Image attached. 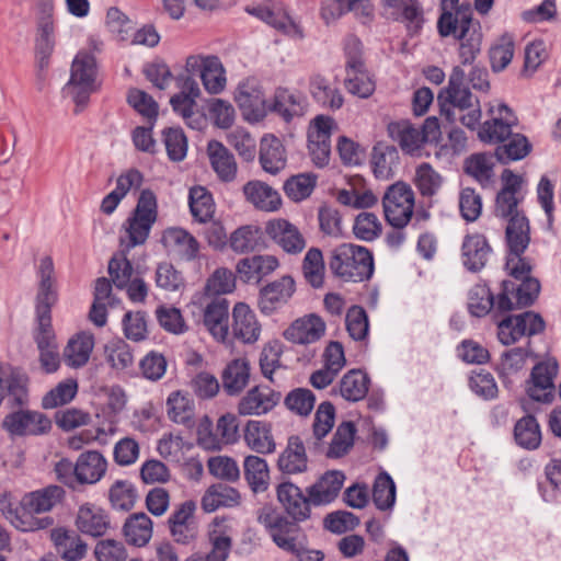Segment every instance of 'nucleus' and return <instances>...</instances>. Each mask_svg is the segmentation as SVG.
<instances>
[{"label": "nucleus", "mask_w": 561, "mask_h": 561, "mask_svg": "<svg viewBox=\"0 0 561 561\" xmlns=\"http://www.w3.org/2000/svg\"><path fill=\"white\" fill-rule=\"evenodd\" d=\"M440 114L450 123L459 121L474 130L480 124L482 111L480 101L466 84L465 70L455 66L449 75L448 84L437 96Z\"/></svg>", "instance_id": "1"}, {"label": "nucleus", "mask_w": 561, "mask_h": 561, "mask_svg": "<svg viewBox=\"0 0 561 561\" xmlns=\"http://www.w3.org/2000/svg\"><path fill=\"white\" fill-rule=\"evenodd\" d=\"M437 30L442 37L454 36L460 41L461 64H472L481 51L483 39L481 24L473 20L469 5H459L455 13H442L437 21Z\"/></svg>", "instance_id": "2"}, {"label": "nucleus", "mask_w": 561, "mask_h": 561, "mask_svg": "<svg viewBox=\"0 0 561 561\" xmlns=\"http://www.w3.org/2000/svg\"><path fill=\"white\" fill-rule=\"evenodd\" d=\"M329 267L344 282L360 283L371 278L374 256L365 247L343 243L331 252Z\"/></svg>", "instance_id": "3"}, {"label": "nucleus", "mask_w": 561, "mask_h": 561, "mask_svg": "<svg viewBox=\"0 0 561 561\" xmlns=\"http://www.w3.org/2000/svg\"><path fill=\"white\" fill-rule=\"evenodd\" d=\"M517 195L510 191H500L496 195L494 213L496 217L508 220L505 229L507 247L522 252L530 242V228L527 217L518 209L523 197Z\"/></svg>", "instance_id": "4"}, {"label": "nucleus", "mask_w": 561, "mask_h": 561, "mask_svg": "<svg viewBox=\"0 0 561 561\" xmlns=\"http://www.w3.org/2000/svg\"><path fill=\"white\" fill-rule=\"evenodd\" d=\"M96 72L94 56L85 51H79L71 65L70 79L64 88V91L76 103V112L85 106L91 93L98 90Z\"/></svg>", "instance_id": "5"}, {"label": "nucleus", "mask_w": 561, "mask_h": 561, "mask_svg": "<svg viewBox=\"0 0 561 561\" xmlns=\"http://www.w3.org/2000/svg\"><path fill=\"white\" fill-rule=\"evenodd\" d=\"M157 218V197L152 191L142 190L135 209L123 226L128 238L126 245L128 250L141 245L147 241Z\"/></svg>", "instance_id": "6"}, {"label": "nucleus", "mask_w": 561, "mask_h": 561, "mask_svg": "<svg viewBox=\"0 0 561 561\" xmlns=\"http://www.w3.org/2000/svg\"><path fill=\"white\" fill-rule=\"evenodd\" d=\"M415 194L408 183L398 181L387 187L382 196L386 221L397 229L408 226L414 215Z\"/></svg>", "instance_id": "7"}, {"label": "nucleus", "mask_w": 561, "mask_h": 561, "mask_svg": "<svg viewBox=\"0 0 561 561\" xmlns=\"http://www.w3.org/2000/svg\"><path fill=\"white\" fill-rule=\"evenodd\" d=\"M540 288V283L535 277L518 282L503 280L502 289L496 296V312L506 313L530 307L538 298Z\"/></svg>", "instance_id": "8"}, {"label": "nucleus", "mask_w": 561, "mask_h": 561, "mask_svg": "<svg viewBox=\"0 0 561 561\" xmlns=\"http://www.w3.org/2000/svg\"><path fill=\"white\" fill-rule=\"evenodd\" d=\"M545 329L546 322L539 313L524 311L502 319L497 324V336L502 344L511 345L524 336L540 334Z\"/></svg>", "instance_id": "9"}, {"label": "nucleus", "mask_w": 561, "mask_h": 561, "mask_svg": "<svg viewBox=\"0 0 561 561\" xmlns=\"http://www.w3.org/2000/svg\"><path fill=\"white\" fill-rule=\"evenodd\" d=\"M257 520L265 527L277 547L288 552L296 551L295 535L299 530V522L294 520L288 517L287 514L284 515L270 506L263 507L260 511Z\"/></svg>", "instance_id": "10"}, {"label": "nucleus", "mask_w": 561, "mask_h": 561, "mask_svg": "<svg viewBox=\"0 0 561 561\" xmlns=\"http://www.w3.org/2000/svg\"><path fill=\"white\" fill-rule=\"evenodd\" d=\"M488 114L490 118L479 124L478 137L485 144L500 145L511 136L512 128L517 125V117L505 104H489Z\"/></svg>", "instance_id": "11"}, {"label": "nucleus", "mask_w": 561, "mask_h": 561, "mask_svg": "<svg viewBox=\"0 0 561 561\" xmlns=\"http://www.w3.org/2000/svg\"><path fill=\"white\" fill-rule=\"evenodd\" d=\"M4 416L2 427L12 436H42L51 430L50 419L42 412L21 409Z\"/></svg>", "instance_id": "12"}, {"label": "nucleus", "mask_w": 561, "mask_h": 561, "mask_svg": "<svg viewBox=\"0 0 561 561\" xmlns=\"http://www.w3.org/2000/svg\"><path fill=\"white\" fill-rule=\"evenodd\" d=\"M185 70L192 76L199 73L205 90L210 94H218L226 87V70L219 57L215 55L188 56Z\"/></svg>", "instance_id": "13"}, {"label": "nucleus", "mask_w": 561, "mask_h": 561, "mask_svg": "<svg viewBox=\"0 0 561 561\" xmlns=\"http://www.w3.org/2000/svg\"><path fill=\"white\" fill-rule=\"evenodd\" d=\"M336 128L335 121L327 115H317L308 131V149L312 162L323 168L329 163L331 153V135Z\"/></svg>", "instance_id": "14"}, {"label": "nucleus", "mask_w": 561, "mask_h": 561, "mask_svg": "<svg viewBox=\"0 0 561 561\" xmlns=\"http://www.w3.org/2000/svg\"><path fill=\"white\" fill-rule=\"evenodd\" d=\"M276 497L288 517L299 523L311 518L310 495L290 481H284L276 486Z\"/></svg>", "instance_id": "15"}, {"label": "nucleus", "mask_w": 561, "mask_h": 561, "mask_svg": "<svg viewBox=\"0 0 561 561\" xmlns=\"http://www.w3.org/2000/svg\"><path fill=\"white\" fill-rule=\"evenodd\" d=\"M558 374L557 360L538 363L530 373L527 393L534 401L550 403L554 398V378Z\"/></svg>", "instance_id": "16"}, {"label": "nucleus", "mask_w": 561, "mask_h": 561, "mask_svg": "<svg viewBox=\"0 0 561 561\" xmlns=\"http://www.w3.org/2000/svg\"><path fill=\"white\" fill-rule=\"evenodd\" d=\"M282 399V393L268 386H254L240 399L237 405L239 415H264L271 412Z\"/></svg>", "instance_id": "17"}, {"label": "nucleus", "mask_w": 561, "mask_h": 561, "mask_svg": "<svg viewBox=\"0 0 561 561\" xmlns=\"http://www.w3.org/2000/svg\"><path fill=\"white\" fill-rule=\"evenodd\" d=\"M295 280L291 276H283L260 289L259 308L264 314H272L284 307L295 293Z\"/></svg>", "instance_id": "18"}, {"label": "nucleus", "mask_w": 561, "mask_h": 561, "mask_svg": "<svg viewBox=\"0 0 561 561\" xmlns=\"http://www.w3.org/2000/svg\"><path fill=\"white\" fill-rule=\"evenodd\" d=\"M0 512L3 516L21 531H36L49 528L54 525L50 516L36 517L25 513L22 505L12 502L11 496L0 495Z\"/></svg>", "instance_id": "19"}, {"label": "nucleus", "mask_w": 561, "mask_h": 561, "mask_svg": "<svg viewBox=\"0 0 561 561\" xmlns=\"http://www.w3.org/2000/svg\"><path fill=\"white\" fill-rule=\"evenodd\" d=\"M265 232L288 254H298L306 248V240L299 229L286 219L270 220Z\"/></svg>", "instance_id": "20"}, {"label": "nucleus", "mask_w": 561, "mask_h": 561, "mask_svg": "<svg viewBox=\"0 0 561 561\" xmlns=\"http://www.w3.org/2000/svg\"><path fill=\"white\" fill-rule=\"evenodd\" d=\"M203 322L213 337L225 342L229 335V301L225 297H213L206 301Z\"/></svg>", "instance_id": "21"}, {"label": "nucleus", "mask_w": 561, "mask_h": 561, "mask_svg": "<svg viewBox=\"0 0 561 561\" xmlns=\"http://www.w3.org/2000/svg\"><path fill=\"white\" fill-rule=\"evenodd\" d=\"M325 332L324 321L310 313L296 319L285 331L284 337L295 344H311L319 341Z\"/></svg>", "instance_id": "22"}, {"label": "nucleus", "mask_w": 561, "mask_h": 561, "mask_svg": "<svg viewBox=\"0 0 561 561\" xmlns=\"http://www.w3.org/2000/svg\"><path fill=\"white\" fill-rule=\"evenodd\" d=\"M231 333L234 339L252 344L261 334V324L251 308L244 302H238L232 309Z\"/></svg>", "instance_id": "23"}, {"label": "nucleus", "mask_w": 561, "mask_h": 561, "mask_svg": "<svg viewBox=\"0 0 561 561\" xmlns=\"http://www.w3.org/2000/svg\"><path fill=\"white\" fill-rule=\"evenodd\" d=\"M492 248L481 233L467 234L461 245L463 266L470 272L481 271L488 263Z\"/></svg>", "instance_id": "24"}, {"label": "nucleus", "mask_w": 561, "mask_h": 561, "mask_svg": "<svg viewBox=\"0 0 561 561\" xmlns=\"http://www.w3.org/2000/svg\"><path fill=\"white\" fill-rule=\"evenodd\" d=\"M38 289L35 298V310H51L58 300L55 282V268L50 256H44L38 266Z\"/></svg>", "instance_id": "25"}, {"label": "nucleus", "mask_w": 561, "mask_h": 561, "mask_svg": "<svg viewBox=\"0 0 561 561\" xmlns=\"http://www.w3.org/2000/svg\"><path fill=\"white\" fill-rule=\"evenodd\" d=\"M76 526L78 530L91 537H102L111 527L107 513L93 504H83L79 507Z\"/></svg>", "instance_id": "26"}, {"label": "nucleus", "mask_w": 561, "mask_h": 561, "mask_svg": "<svg viewBox=\"0 0 561 561\" xmlns=\"http://www.w3.org/2000/svg\"><path fill=\"white\" fill-rule=\"evenodd\" d=\"M385 8L391 9L396 21L405 24L411 35L417 34L424 23L423 9L417 0H381Z\"/></svg>", "instance_id": "27"}, {"label": "nucleus", "mask_w": 561, "mask_h": 561, "mask_svg": "<svg viewBox=\"0 0 561 561\" xmlns=\"http://www.w3.org/2000/svg\"><path fill=\"white\" fill-rule=\"evenodd\" d=\"M65 491L58 485H48L46 488L24 494L20 505L25 513L35 516L51 511L64 499Z\"/></svg>", "instance_id": "28"}, {"label": "nucleus", "mask_w": 561, "mask_h": 561, "mask_svg": "<svg viewBox=\"0 0 561 561\" xmlns=\"http://www.w3.org/2000/svg\"><path fill=\"white\" fill-rule=\"evenodd\" d=\"M234 100L249 121L259 122L267 114L268 102L263 92L249 83L238 85Z\"/></svg>", "instance_id": "29"}, {"label": "nucleus", "mask_w": 561, "mask_h": 561, "mask_svg": "<svg viewBox=\"0 0 561 561\" xmlns=\"http://www.w3.org/2000/svg\"><path fill=\"white\" fill-rule=\"evenodd\" d=\"M344 474L341 471H328L316 483L307 488V494L313 507L324 506L332 503L339 495Z\"/></svg>", "instance_id": "30"}, {"label": "nucleus", "mask_w": 561, "mask_h": 561, "mask_svg": "<svg viewBox=\"0 0 561 561\" xmlns=\"http://www.w3.org/2000/svg\"><path fill=\"white\" fill-rule=\"evenodd\" d=\"M247 11L286 35L298 38H302L304 36L300 27L290 19V16L280 5L273 8L267 5H259L252 9H248Z\"/></svg>", "instance_id": "31"}, {"label": "nucleus", "mask_w": 561, "mask_h": 561, "mask_svg": "<svg viewBox=\"0 0 561 561\" xmlns=\"http://www.w3.org/2000/svg\"><path fill=\"white\" fill-rule=\"evenodd\" d=\"M251 367L247 358L232 359L221 373L224 391L230 397L239 396L249 385Z\"/></svg>", "instance_id": "32"}, {"label": "nucleus", "mask_w": 561, "mask_h": 561, "mask_svg": "<svg viewBox=\"0 0 561 561\" xmlns=\"http://www.w3.org/2000/svg\"><path fill=\"white\" fill-rule=\"evenodd\" d=\"M210 165L224 183L233 182L237 178L238 164L234 156L221 142L213 140L207 148Z\"/></svg>", "instance_id": "33"}, {"label": "nucleus", "mask_w": 561, "mask_h": 561, "mask_svg": "<svg viewBox=\"0 0 561 561\" xmlns=\"http://www.w3.org/2000/svg\"><path fill=\"white\" fill-rule=\"evenodd\" d=\"M278 469L286 474H297L307 471L308 457L301 438L293 435L288 438L287 446L278 457Z\"/></svg>", "instance_id": "34"}, {"label": "nucleus", "mask_w": 561, "mask_h": 561, "mask_svg": "<svg viewBox=\"0 0 561 561\" xmlns=\"http://www.w3.org/2000/svg\"><path fill=\"white\" fill-rule=\"evenodd\" d=\"M51 539L57 553L66 561H80L88 551L87 543L73 530L56 528L51 530Z\"/></svg>", "instance_id": "35"}, {"label": "nucleus", "mask_w": 561, "mask_h": 561, "mask_svg": "<svg viewBox=\"0 0 561 561\" xmlns=\"http://www.w3.org/2000/svg\"><path fill=\"white\" fill-rule=\"evenodd\" d=\"M306 99L299 93L287 89H277L273 101L268 102L267 113H276L286 122L296 116H302L306 112Z\"/></svg>", "instance_id": "36"}, {"label": "nucleus", "mask_w": 561, "mask_h": 561, "mask_svg": "<svg viewBox=\"0 0 561 561\" xmlns=\"http://www.w3.org/2000/svg\"><path fill=\"white\" fill-rule=\"evenodd\" d=\"M162 243L185 261L194 260L199 250L198 241L182 228H168L162 234Z\"/></svg>", "instance_id": "37"}, {"label": "nucleus", "mask_w": 561, "mask_h": 561, "mask_svg": "<svg viewBox=\"0 0 561 561\" xmlns=\"http://www.w3.org/2000/svg\"><path fill=\"white\" fill-rule=\"evenodd\" d=\"M278 265V260L273 255H253L241 259L236 268L240 278L249 283L251 280L260 282L263 277L273 273Z\"/></svg>", "instance_id": "38"}, {"label": "nucleus", "mask_w": 561, "mask_h": 561, "mask_svg": "<svg viewBox=\"0 0 561 561\" xmlns=\"http://www.w3.org/2000/svg\"><path fill=\"white\" fill-rule=\"evenodd\" d=\"M247 446L257 454H272L275 451L271 425L263 421L250 420L243 430Z\"/></svg>", "instance_id": "39"}, {"label": "nucleus", "mask_w": 561, "mask_h": 561, "mask_svg": "<svg viewBox=\"0 0 561 561\" xmlns=\"http://www.w3.org/2000/svg\"><path fill=\"white\" fill-rule=\"evenodd\" d=\"M245 199L254 207L265 211H274L280 206V196L272 186L257 180L243 185Z\"/></svg>", "instance_id": "40"}, {"label": "nucleus", "mask_w": 561, "mask_h": 561, "mask_svg": "<svg viewBox=\"0 0 561 561\" xmlns=\"http://www.w3.org/2000/svg\"><path fill=\"white\" fill-rule=\"evenodd\" d=\"M107 468L106 459L95 450L82 453L77 459L78 483L93 484L101 480Z\"/></svg>", "instance_id": "41"}, {"label": "nucleus", "mask_w": 561, "mask_h": 561, "mask_svg": "<svg viewBox=\"0 0 561 561\" xmlns=\"http://www.w3.org/2000/svg\"><path fill=\"white\" fill-rule=\"evenodd\" d=\"M309 91L312 99L324 108L336 111L343 106L344 98L341 90L332 87L329 80L321 75L310 78Z\"/></svg>", "instance_id": "42"}, {"label": "nucleus", "mask_w": 561, "mask_h": 561, "mask_svg": "<svg viewBox=\"0 0 561 561\" xmlns=\"http://www.w3.org/2000/svg\"><path fill=\"white\" fill-rule=\"evenodd\" d=\"M260 163L263 170L271 174H276L286 167L285 149L277 137L266 135L262 138Z\"/></svg>", "instance_id": "43"}, {"label": "nucleus", "mask_w": 561, "mask_h": 561, "mask_svg": "<svg viewBox=\"0 0 561 561\" xmlns=\"http://www.w3.org/2000/svg\"><path fill=\"white\" fill-rule=\"evenodd\" d=\"M398 163L399 153L396 147L380 142L374 146L370 164L376 179H391L394 175Z\"/></svg>", "instance_id": "44"}, {"label": "nucleus", "mask_w": 561, "mask_h": 561, "mask_svg": "<svg viewBox=\"0 0 561 561\" xmlns=\"http://www.w3.org/2000/svg\"><path fill=\"white\" fill-rule=\"evenodd\" d=\"M240 493L226 483L209 486L202 499V508L211 513L219 507H233L240 503Z\"/></svg>", "instance_id": "45"}, {"label": "nucleus", "mask_w": 561, "mask_h": 561, "mask_svg": "<svg viewBox=\"0 0 561 561\" xmlns=\"http://www.w3.org/2000/svg\"><path fill=\"white\" fill-rule=\"evenodd\" d=\"M94 337L92 334L81 332L69 340L64 351L65 362L68 366L79 368L84 366L92 353Z\"/></svg>", "instance_id": "46"}, {"label": "nucleus", "mask_w": 561, "mask_h": 561, "mask_svg": "<svg viewBox=\"0 0 561 561\" xmlns=\"http://www.w3.org/2000/svg\"><path fill=\"white\" fill-rule=\"evenodd\" d=\"M244 478L254 493H262L268 489L270 470L265 459L250 455L243 462Z\"/></svg>", "instance_id": "47"}, {"label": "nucleus", "mask_w": 561, "mask_h": 561, "mask_svg": "<svg viewBox=\"0 0 561 561\" xmlns=\"http://www.w3.org/2000/svg\"><path fill=\"white\" fill-rule=\"evenodd\" d=\"M369 377L360 369H351L339 383L340 394L351 402L363 400L369 389Z\"/></svg>", "instance_id": "48"}, {"label": "nucleus", "mask_w": 561, "mask_h": 561, "mask_svg": "<svg viewBox=\"0 0 561 561\" xmlns=\"http://www.w3.org/2000/svg\"><path fill=\"white\" fill-rule=\"evenodd\" d=\"M531 150L527 137L519 133H512L506 141L495 148L494 156L502 164L524 159Z\"/></svg>", "instance_id": "49"}, {"label": "nucleus", "mask_w": 561, "mask_h": 561, "mask_svg": "<svg viewBox=\"0 0 561 561\" xmlns=\"http://www.w3.org/2000/svg\"><path fill=\"white\" fill-rule=\"evenodd\" d=\"M388 131L391 138L408 153L414 152L424 144L420 128L414 127L408 121L389 124Z\"/></svg>", "instance_id": "50"}, {"label": "nucleus", "mask_w": 561, "mask_h": 561, "mask_svg": "<svg viewBox=\"0 0 561 561\" xmlns=\"http://www.w3.org/2000/svg\"><path fill=\"white\" fill-rule=\"evenodd\" d=\"M167 413L171 421L186 425L194 417V402L190 394L181 390L170 393L167 400Z\"/></svg>", "instance_id": "51"}, {"label": "nucleus", "mask_w": 561, "mask_h": 561, "mask_svg": "<svg viewBox=\"0 0 561 561\" xmlns=\"http://www.w3.org/2000/svg\"><path fill=\"white\" fill-rule=\"evenodd\" d=\"M124 535L134 546H145L152 536V522L145 513L133 514L124 524Z\"/></svg>", "instance_id": "52"}, {"label": "nucleus", "mask_w": 561, "mask_h": 561, "mask_svg": "<svg viewBox=\"0 0 561 561\" xmlns=\"http://www.w3.org/2000/svg\"><path fill=\"white\" fill-rule=\"evenodd\" d=\"M209 542L211 549L208 553H193L185 561H226L232 547L230 536L215 529L209 533Z\"/></svg>", "instance_id": "53"}, {"label": "nucleus", "mask_w": 561, "mask_h": 561, "mask_svg": "<svg viewBox=\"0 0 561 561\" xmlns=\"http://www.w3.org/2000/svg\"><path fill=\"white\" fill-rule=\"evenodd\" d=\"M443 182V176L427 162L421 163L415 170L414 184L423 197L435 196Z\"/></svg>", "instance_id": "54"}, {"label": "nucleus", "mask_w": 561, "mask_h": 561, "mask_svg": "<svg viewBox=\"0 0 561 561\" xmlns=\"http://www.w3.org/2000/svg\"><path fill=\"white\" fill-rule=\"evenodd\" d=\"M515 39L510 33L502 34L489 51L491 68L494 72L504 70L514 57Z\"/></svg>", "instance_id": "55"}, {"label": "nucleus", "mask_w": 561, "mask_h": 561, "mask_svg": "<svg viewBox=\"0 0 561 561\" xmlns=\"http://www.w3.org/2000/svg\"><path fill=\"white\" fill-rule=\"evenodd\" d=\"M516 443L525 449H536L541 443L540 426L533 415L522 417L514 427Z\"/></svg>", "instance_id": "56"}, {"label": "nucleus", "mask_w": 561, "mask_h": 561, "mask_svg": "<svg viewBox=\"0 0 561 561\" xmlns=\"http://www.w3.org/2000/svg\"><path fill=\"white\" fill-rule=\"evenodd\" d=\"M496 297L485 284L473 285L468 293V309L474 317H484L491 310L496 311Z\"/></svg>", "instance_id": "57"}, {"label": "nucleus", "mask_w": 561, "mask_h": 561, "mask_svg": "<svg viewBox=\"0 0 561 561\" xmlns=\"http://www.w3.org/2000/svg\"><path fill=\"white\" fill-rule=\"evenodd\" d=\"M261 230L256 226H242L231 233L230 248L236 253L252 252L261 247Z\"/></svg>", "instance_id": "58"}, {"label": "nucleus", "mask_w": 561, "mask_h": 561, "mask_svg": "<svg viewBox=\"0 0 561 561\" xmlns=\"http://www.w3.org/2000/svg\"><path fill=\"white\" fill-rule=\"evenodd\" d=\"M190 209L192 216L199 222L210 220L215 213V204L210 193L205 187L195 186L190 191Z\"/></svg>", "instance_id": "59"}, {"label": "nucleus", "mask_w": 561, "mask_h": 561, "mask_svg": "<svg viewBox=\"0 0 561 561\" xmlns=\"http://www.w3.org/2000/svg\"><path fill=\"white\" fill-rule=\"evenodd\" d=\"M173 111L180 114L188 127L201 129L205 122V117L195 110L196 101L185 93H178L170 100Z\"/></svg>", "instance_id": "60"}, {"label": "nucleus", "mask_w": 561, "mask_h": 561, "mask_svg": "<svg viewBox=\"0 0 561 561\" xmlns=\"http://www.w3.org/2000/svg\"><path fill=\"white\" fill-rule=\"evenodd\" d=\"M356 427L353 422L341 423L334 433L327 451L329 458H340L353 447Z\"/></svg>", "instance_id": "61"}, {"label": "nucleus", "mask_w": 561, "mask_h": 561, "mask_svg": "<svg viewBox=\"0 0 561 561\" xmlns=\"http://www.w3.org/2000/svg\"><path fill=\"white\" fill-rule=\"evenodd\" d=\"M302 273L306 280L313 287L320 288L324 280V261L318 248H311L302 261Z\"/></svg>", "instance_id": "62"}, {"label": "nucleus", "mask_w": 561, "mask_h": 561, "mask_svg": "<svg viewBox=\"0 0 561 561\" xmlns=\"http://www.w3.org/2000/svg\"><path fill=\"white\" fill-rule=\"evenodd\" d=\"M373 501L381 511H386L394 504L396 485L387 472L377 476L373 488Z\"/></svg>", "instance_id": "63"}, {"label": "nucleus", "mask_w": 561, "mask_h": 561, "mask_svg": "<svg viewBox=\"0 0 561 561\" xmlns=\"http://www.w3.org/2000/svg\"><path fill=\"white\" fill-rule=\"evenodd\" d=\"M236 287L234 275L227 268H218L207 279L205 285V295L209 298L224 297L232 293Z\"/></svg>", "instance_id": "64"}]
</instances>
